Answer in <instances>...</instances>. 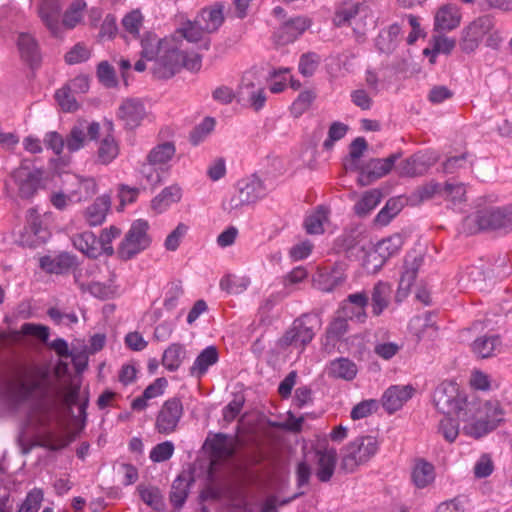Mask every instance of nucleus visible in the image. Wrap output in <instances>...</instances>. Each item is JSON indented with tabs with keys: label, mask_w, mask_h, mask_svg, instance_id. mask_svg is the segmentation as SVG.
Masks as SVG:
<instances>
[{
	"label": "nucleus",
	"mask_w": 512,
	"mask_h": 512,
	"mask_svg": "<svg viewBox=\"0 0 512 512\" xmlns=\"http://www.w3.org/2000/svg\"><path fill=\"white\" fill-rule=\"evenodd\" d=\"M320 62L321 57L316 52L304 53L300 57L298 70L303 76L310 77L315 73Z\"/></svg>",
	"instance_id": "4d7b16f0"
},
{
	"label": "nucleus",
	"mask_w": 512,
	"mask_h": 512,
	"mask_svg": "<svg viewBox=\"0 0 512 512\" xmlns=\"http://www.w3.org/2000/svg\"><path fill=\"white\" fill-rule=\"evenodd\" d=\"M51 390L49 371L42 367H34L24 379L19 380L12 391L17 405L30 404L29 421L36 425H44L48 413L47 400Z\"/></svg>",
	"instance_id": "f257e3e1"
},
{
	"label": "nucleus",
	"mask_w": 512,
	"mask_h": 512,
	"mask_svg": "<svg viewBox=\"0 0 512 512\" xmlns=\"http://www.w3.org/2000/svg\"><path fill=\"white\" fill-rule=\"evenodd\" d=\"M327 373L329 377L335 379L352 381L358 373V368L349 358L339 357L330 362Z\"/></svg>",
	"instance_id": "2f4dec72"
},
{
	"label": "nucleus",
	"mask_w": 512,
	"mask_h": 512,
	"mask_svg": "<svg viewBox=\"0 0 512 512\" xmlns=\"http://www.w3.org/2000/svg\"><path fill=\"white\" fill-rule=\"evenodd\" d=\"M367 149V142L363 137H357L350 144V159L344 164L346 170H359V159Z\"/></svg>",
	"instance_id": "603ef678"
},
{
	"label": "nucleus",
	"mask_w": 512,
	"mask_h": 512,
	"mask_svg": "<svg viewBox=\"0 0 512 512\" xmlns=\"http://www.w3.org/2000/svg\"><path fill=\"white\" fill-rule=\"evenodd\" d=\"M461 22L460 9L456 4L447 3L439 7L434 18L435 32H447L456 29Z\"/></svg>",
	"instance_id": "a211bd4d"
},
{
	"label": "nucleus",
	"mask_w": 512,
	"mask_h": 512,
	"mask_svg": "<svg viewBox=\"0 0 512 512\" xmlns=\"http://www.w3.org/2000/svg\"><path fill=\"white\" fill-rule=\"evenodd\" d=\"M398 158L399 154H392L385 159H371L365 167L361 168L358 182L362 186H366L385 176L391 171Z\"/></svg>",
	"instance_id": "2eb2a0df"
},
{
	"label": "nucleus",
	"mask_w": 512,
	"mask_h": 512,
	"mask_svg": "<svg viewBox=\"0 0 512 512\" xmlns=\"http://www.w3.org/2000/svg\"><path fill=\"white\" fill-rule=\"evenodd\" d=\"M433 403L438 411L444 415H455L459 421L475 418L477 404L475 401H468L466 394L454 382L440 383L434 390Z\"/></svg>",
	"instance_id": "f03ea898"
},
{
	"label": "nucleus",
	"mask_w": 512,
	"mask_h": 512,
	"mask_svg": "<svg viewBox=\"0 0 512 512\" xmlns=\"http://www.w3.org/2000/svg\"><path fill=\"white\" fill-rule=\"evenodd\" d=\"M174 453V444L171 441H164L157 444L150 451V459L155 463L169 460Z\"/></svg>",
	"instance_id": "69168bd1"
},
{
	"label": "nucleus",
	"mask_w": 512,
	"mask_h": 512,
	"mask_svg": "<svg viewBox=\"0 0 512 512\" xmlns=\"http://www.w3.org/2000/svg\"><path fill=\"white\" fill-rule=\"evenodd\" d=\"M359 13V7L357 4H351L344 7L339 8L333 17V23L336 26H344L346 24H351V21L357 16Z\"/></svg>",
	"instance_id": "338daca9"
},
{
	"label": "nucleus",
	"mask_w": 512,
	"mask_h": 512,
	"mask_svg": "<svg viewBox=\"0 0 512 512\" xmlns=\"http://www.w3.org/2000/svg\"><path fill=\"white\" fill-rule=\"evenodd\" d=\"M432 51L436 54H450L456 46V40L442 34V32H436L430 40Z\"/></svg>",
	"instance_id": "bf43d9fd"
},
{
	"label": "nucleus",
	"mask_w": 512,
	"mask_h": 512,
	"mask_svg": "<svg viewBox=\"0 0 512 512\" xmlns=\"http://www.w3.org/2000/svg\"><path fill=\"white\" fill-rule=\"evenodd\" d=\"M182 197L181 188L177 185L165 187L151 201V208L156 213L164 212L171 204L177 203Z\"/></svg>",
	"instance_id": "473e14b6"
},
{
	"label": "nucleus",
	"mask_w": 512,
	"mask_h": 512,
	"mask_svg": "<svg viewBox=\"0 0 512 512\" xmlns=\"http://www.w3.org/2000/svg\"><path fill=\"white\" fill-rule=\"evenodd\" d=\"M72 241L77 250L90 258H97L102 253L98 238L90 231L75 235Z\"/></svg>",
	"instance_id": "72a5a7b5"
},
{
	"label": "nucleus",
	"mask_w": 512,
	"mask_h": 512,
	"mask_svg": "<svg viewBox=\"0 0 512 512\" xmlns=\"http://www.w3.org/2000/svg\"><path fill=\"white\" fill-rule=\"evenodd\" d=\"M329 210L319 206L305 219L304 226L308 234H321L324 232V223L328 221Z\"/></svg>",
	"instance_id": "79ce46f5"
},
{
	"label": "nucleus",
	"mask_w": 512,
	"mask_h": 512,
	"mask_svg": "<svg viewBox=\"0 0 512 512\" xmlns=\"http://www.w3.org/2000/svg\"><path fill=\"white\" fill-rule=\"evenodd\" d=\"M404 244V238L401 234H394L388 238L382 239L376 245V253L386 260L397 254Z\"/></svg>",
	"instance_id": "a19ab883"
},
{
	"label": "nucleus",
	"mask_w": 512,
	"mask_h": 512,
	"mask_svg": "<svg viewBox=\"0 0 512 512\" xmlns=\"http://www.w3.org/2000/svg\"><path fill=\"white\" fill-rule=\"evenodd\" d=\"M313 282L317 289L323 292H331L341 281L334 273L327 270H320L314 276Z\"/></svg>",
	"instance_id": "5fc2aeb1"
},
{
	"label": "nucleus",
	"mask_w": 512,
	"mask_h": 512,
	"mask_svg": "<svg viewBox=\"0 0 512 512\" xmlns=\"http://www.w3.org/2000/svg\"><path fill=\"white\" fill-rule=\"evenodd\" d=\"M414 389L410 385H393L382 396V405L388 413L399 410L413 395Z\"/></svg>",
	"instance_id": "aec40b11"
},
{
	"label": "nucleus",
	"mask_w": 512,
	"mask_h": 512,
	"mask_svg": "<svg viewBox=\"0 0 512 512\" xmlns=\"http://www.w3.org/2000/svg\"><path fill=\"white\" fill-rule=\"evenodd\" d=\"M468 502L469 501L466 496L459 495L441 502L437 506L436 512H466Z\"/></svg>",
	"instance_id": "774afa93"
},
{
	"label": "nucleus",
	"mask_w": 512,
	"mask_h": 512,
	"mask_svg": "<svg viewBox=\"0 0 512 512\" xmlns=\"http://www.w3.org/2000/svg\"><path fill=\"white\" fill-rule=\"evenodd\" d=\"M85 8L86 3L82 0H76L71 3L70 7L63 15L61 27L65 26L68 29L74 28L82 20Z\"/></svg>",
	"instance_id": "3c124183"
},
{
	"label": "nucleus",
	"mask_w": 512,
	"mask_h": 512,
	"mask_svg": "<svg viewBox=\"0 0 512 512\" xmlns=\"http://www.w3.org/2000/svg\"><path fill=\"white\" fill-rule=\"evenodd\" d=\"M368 304V296L365 292H357L348 295L342 306V313L345 317H356L359 321L366 318L365 307Z\"/></svg>",
	"instance_id": "7c9ffc66"
},
{
	"label": "nucleus",
	"mask_w": 512,
	"mask_h": 512,
	"mask_svg": "<svg viewBox=\"0 0 512 512\" xmlns=\"http://www.w3.org/2000/svg\"><path fill=\"white\" fill-rule=\"evenodd\" d=\"M175 151V146L171 142L158 144L148 153L146 161L152 165L159 166V169H163V166L173 158Z\"/></svg>",
	"instance_id": "4c0bfd02"
},
{
	"label": "nucleus",
	"mask_w": 512,
	"mask_h": 512,
	"mask_svg": "<svg viewBox=\"0 0 512 512\" xmlns=\"http://www.w3.org/2000/svg\"><path fill=\"white\" fill-rule=\"evenodd\" d=\"M17 49L21 59L31 67L41 61V51L37 39L30 33L21 32L16 40Z\"/></svg>",
	"instance_id": "4be33fe9"
},
{
	"label": "nucleus",
	"mask_w": 512,
	"mask_h": 512,
	"mask_svg": "<svg viewBox=\"0 0 512 512\" xmlns=\"http://www.w3.org/2000/svg\"><path fill=\"white\" fill-rule=\"evenodd\" d=\"M317 323V318L309 314H304L295 319L292 327L282 337V345L305 346L312 341L315 335L314 328Z\"/></svg>",
	"instance_id": "f8f14e48"
},
{
	"label": "nucleus",
	"mask_w": 512,
	"mask_h": 512,
	"mask_svg": "<svg viewBox=\"0 0 512 512\" xmlns=\"http://www.w3.org/2000/svg\"><path fill=\"white\" fill-rule=\"evenodd\" d=\"M477 410L479 414L483 415V418L488 422L494 420V429L497 428L499 423L503 420V411L498 401H487L484 404L476 402Z\"/></svg>",
	"instance_id": "8fccbe9b"
},
{
	"label": "nucleus",
	"mask_w": 512,
	"mask_h": 512,
	"mask_svg": "<svg viewBox=\"0 0 512 512\" xmlns=\"http://www.w3.org/2000/svg\"><path fill=\"white\" fill-rule=\"evenodd\" d=\"M314 99L315 94L313 91H302L291 105L290 110L293 116L300 117L304 114L309 109Z\"/></svg>",
	"instance_id": "052dcab7"
},
{
	"label": "nucleus",
	"mask_w": 512,
	"mask_h": 512,
	"mask_svg": "<svg viewBox=\"0 0 512 512\" xmlns=\"http://www.w3.org/2000/svg\"><path fill=\"white\" fill-rule=\"evenodd\" d=\"M43 496V491L41 489H32L26 495L17 512H37L43 501Z\"/></svg>",
	"instance_id": "0e129e2a"
},
{
	"label": "nucleus",
	"mask_w": 512,
	"mask_h": 512,
	"mask_svg": "<svg viewBox=\"0 0 512 512\" xmlns=\"http://www.w3.org/2000/svg\"><path fill=\"white\" fill-rule=\"evenodd\" d=\"M348 317L338 316L327 327L323 340V349L331 353L336 345L348 331Z\"/></svg>",
	"instance_id": "c756f323"
},
{
	"label": "nucleus",
	"mask_w": 512,
	"mask_h": 512,
	"mask_svg": "<svg viewBox=\"0 0 512 512\" xmlns=\"http://www.w3.org/2000/svg\"><path fill=\"white\" fill-rule=\"evenodd\" d=\"M224 8L222 2H216L209 7L201 9L195 17L203 25V29L211 34L216 32L224 22Z\"/></svg>",
	"instance_id": "5701e85b"
},
{
	"label": "nucleus",
	"mask_w": 512,
	"mask_h": 512,
	"mask_svg": "<svg viewBox=\"0 0 512 512\" xmlns=\"http://www.w3.org/2000/svg\"><path fill=\"white\" fill-rule=\"evenodd\" d=\"M186 357V349L182 344L173 343L163 353L162 365L169 371H176Z\"/></svg>",
	"instance_id": "58836bf2"
},
{
	"label": "nucleus",
	"mask_w": 512,
	"mask_h": 512,
	"mask_svg": "<svg viewBox=\"0 0 512 512\" xmlns=\"http://www.w3.org/2000/svg\"><path fill=\"white\" fill-rule=\"evenodd\" d=\"M239 478L240 490L238 492L237 504L235 506L246 511L248 509L249 503L243 489L248 485L254 484L257 481L258 476L248 467L244 466L240 468Z\"/></svg>",
	"instance_id": "a18cd8bd"
},
{
	"label": "nucleus",
	"mask_w": 512,
	"mask_h": 512,
	"mask_svg": "<svg viewBox=\"0 0 512 512\" xmlns=\"http://www.w3.org/2000/svg\"><path fill=\"white\" fill-rule=\"evenodd\" d=\"M201 65L202 57L199 54L188 53L170 40L167 45H164V49L153 64L152 73L159 79H169L181 68L195 72L200 70Z\"/></svg>",
	"instance_id": "7ed1b4c3"
},
{
	"label": "nucleus",
	"mask_w": 512,
	"mask_h": 512,
	"mask_svg": "<svg viewBox=\"0 0 512 512\" xmlns=\"http://www.w3.org/2000/svg\"><path fill=\"white\" fill-rule=\"evenodd\" d=\"M450 416L451 415H445L440 420L438 425V433L441 434L447 442L452 443L459 435V424Z\"/></svg>",
	"instance_id": "13d9d810"
},
{
	"label": "nucleus",
	"mask_w": 512,
	"mask_h": 512,
	"mask_svg": "<svg viewBox=\"0 0 512 512\" xmlns=\"http://www.w3.org/2000/svg\"><path fill=\"white\" fill-rule=\"evenodd\" d=\"M219 359L218 350L215 346H208L203 349L200 354L196 357L194 363L189 369L191 376L200 379L204 376L208 369L216 364Z\"/></svg>",
	"instance_id": "c85d7f7f"
},
{
	"label": "nucleus",
	"mask_w": 512,
	"mask_h": 512,
	"mask_svg": "<svg viewBox=\"0 0 512 512\" xmlns=\"http://www.w3.org/2000/svg\"><path fill=\"white\" fill-rule=\"evenodd\" d=\"M392 289L391 286L384 282H378L371 294L372 312L375 316H379L386 309L390 302Z\"/></svg>",
	"instance_id": "e433bc0d"
},
{
	"label": "nucleus",
	"mask_w": 512,
	"mask_h": 512,
	"mask_svg": "<svg viewBox=\"0 0 512 512\" xmlns=\"http://www.w3.org/2000/svg\"><path fill=\"white\" fill-rule=\"evenodd\" d=\"M310 26V20L297 16L285 21L274 33L278 45H287L298 39Z\"/></svg>",
	"instance_id": "dca6fc26"
},
{
	"label": "nucleus",
	"mask_w": 512,
	"mask_h": 512,
	"mask_svg": "<svg viewBox=\"0 0 512 512\" xmlns=\"http://www.w3.org/2000/svg\"><path fill=\"white\" fill-rule=\"evenodd\" d=\"M378 450L379 442L376 437H357L343 448L341 468L346 472H354L360 465L370 461Z\"/></svg>",
	"instance_id": "39448f33"
},
{
	"label": "nucleus",
	"mask_w": 512,
	"mask_h": 512,
	"mask_svg": "<svg viewBox=\"0 0 512 512\" xmlns=\"http://www.w3.org/2000/svg\"><path fill=\"white\" fill-rule=\"evenodd\" d=\"M119 154V146L113 136L104 137L97 151V160L102 164L111 163Z\"/></svg>",
	"instance_id": "37998d69"
},
{
	"label": "nucleus",
	"mask_w": 512,
	"mask_h": 512,
	"mask_svg": "<svg viewBox=\"0 0 512 512\" xmlns=\"http://www.w3.org/2000/svg\"><path fill=\"white\" fill-rule=\"evenodd\" d=\"M268 188L264 181L256 174H252L237 182L236 193L228 202V210H236L245 205L253 204L265 197Z\"/></svg>",
	"instance_id": "6e6552de"
},
{
	"label": "nucleus",
	"mask_w": 512,
	"mask_h": 512,
	"mask_svg": "<svg viewBox=\"0 0 512 512\" xmlns=\"http://www.w3.org/2000/svg\"><path fill=\"white\" fill-rule=\"evenodd\" d=\"M494 27V20L489 15L478 17L469 25L463 28L459 41L460 49L464 53L474 52L483 40V37L488 34Z\"/></svg>",
	"instance_id": "1a4fd4ad"
},
{
	"label": "nucleus",
	"mask_w": 512,
	"mask_h": 512,
	"mask_svg": "<svg viewBox=\"0 0 512 512\" xmlns=\"http://www.w3.org/2000/svg\"><path fill=\"white\" fill-rule=\"evenodd\" d=\"M462 229L467 234H474L481 230L508 233L512 231V204L479 209L464 219Z\"/></svg>",
	"instance_id": "20e7f679"
},
{
	"label": "nucleus",
	"mask_w": 512,
	"mask_h": 512,
	"mask_svg": "<svg viewBox=\"0 0 512 512\" xmlns=\"http://www.w3.org/2000/svg\"><path fill=\"white\" fill-rule=\"evenodd\" d=\"M501 340L498 335L482 336L477 338L473 344V352L480 358H489L500 349Z\"/></svg>",
	"instance_id": "c9c22d12"
},
{
	"label": "nucleus",
	"mask_w": 512,
	"mask_h": 512,
	"mask_svg": "<svg viewBox=\"0 0 512 512\" xmlns=\"http://www.w3.org/2000/svg\"><path fill=\"white\" fill-rule=\"evenodd\" d=\"M71 179L72 184L76 186L75 189L70 190L74 202L85 201L96 194L97 184L94 178L73 175Z\"/></svg>",
	"instance_id": "f704fd0d"
},
{
	"label": "nucleus",
	"mask_w": 512,
	"mask_h": 512,
	"mask_svg": "<svg viewBox=\"0 0 512 512\" xmlns=\"http://www.w3.org/2000/svg\"><path fill=\"white\" fill-rule=\"evenodd\" d=\"M11 177L17 186L18 197L28 200L33 198L40 189L43 170L24 159L19 167L12 171Z\"/></svg>",
	"instance_id": "0eeeda50"
},
{
	"label": "nucleus",
	"mask_w": 512,
	"mask_h": 512,
	"mask_svg": "<svg viewBox=\"0 0 512 512\" xmlns=\"http://www.w3.org/2000/svg\"><path fill=\"white\" fill-rule=\"evenodd\" d=\"M148 230V221L144 219L135 220L119 244L117 249L119 258L127 261L146 250L151 244Z\"/></svg>",
	"instance_id": "423d86ee"
},
{
	"label": "nucleus",
	"mask_w": 512,
	"mask_h": 512,
	"mask_svg": "<svg viewBox=\"0 0 512 512\" xmlns=\"http://www.w3.org/2000/svg\"><path fill=\"white\" fill-rule=\"evenodd\" d=\"M39 265L47 273L64 274L75 265V257L66 252L55 257L43 256L39 260Z\"/></svg>",
	"instance_id": "a878e982"
},
{
	"label": "nucleus",
	"mask_w": 512,
	"mask_h": 512,
	"mask_svg": "<svg viewBox=\"0 0 512 512\" xmlns=\"http://www.w3.org/2000/svg\"><path fill=\"white\" fill-rule=\"evenodd\" d=\"M48 232L42 226L41 216L36 209L30 208L27 224L20 230L16 243L22 247L37 248L46 242Z\"/></svg>",
	"instance_id": "9b49d317"
},
{
	"label": "nucleus",
	"mask_w": 512,
	"mask_h": 512,
	"mask_svg": "<svg viewBox=\"0 0 512 512\" xmlns=\"http://www.w3.org/2000/svg\"><path fill=\"white\" fill-rule=\"evenodd\" d=\"M143 25V15L139 10H133L122 19V26L132 38H138L140 28Z\"/></svg>",
	"instance_id": "6e6d98bb"
},
{
	"label": "nucleus",
	"mask_w": 512,
	"mask_h": 512,
	"mask_svg": "<svg viewBox=\"0 0 512 512\" xmlns=\"http://www.w3.org/2000/svg\"><path fill=\"white\" fill-rule=\"evenodd\" d=\"M189 481L185 476H178L172 483L170 501L175 508H180L186 501L189 491Z\"/></svg>",
	"instance_id": "de8ad7c7"
},
{
	"label": "nucleus",
	"mask_w": 512,
	"mask_h": 512,
	"mask_svg": "<svg viewBox=\"0 0 512 512\" xmlns=\"http://www.w3.org/2000/svg\"><path fill=\"white\" fill-rule=\"evenodd\" d=\"M110 207L111 200L109 195L104 194L97 197L96 200L84 211V218L88 225H101L105 221Z\"/></svg>",
	"instance_id": "393cba45"
},
{
	"label": "nucleus",
	"mask_w": 512,
	"mask_h": 512,
	"mask_svg": "<svg viewBox=\"0 0 512 512\" xmlns=\"http://www.w3.org/2000/svg\"><path fill=\"white\" fill-rule=\"evenodd\" d=\"M138 491L145 504L153 508L155 511L164 510L165 504L159 488L155 486L140 485L138 487Z\"/></svg>",
	"instance_id": "09e8293b"
},
{
	"label": "nucleus",
	"mask_w": 512,
	"mask_h": 512,
	"mask_svg": "<svg viewBox=\"0 0 512 512\" xmlns=\"http://www.w3.org/2000/svg\"><path fill=\"white\" fill-rule=\"evenodd\" d=\"M86 138V134L78 121L77 124L72 127L66 138V147L69 152H76L80 150L84 146Z\"/></svg>",
	"instance_id": "e2e57ef3"
},
{
	"label": "nucleus",
	"mask_w": 512,
	"mask_h": 512,
	"mask_svg": "<svg viewBox=\"0 0 512 512\" xmlns=\"http://www.w3.org/2000/svg\"><path fill=\"white\" fill-rule=\"evenodd\" d=\"M238 97L240 101H247L255 110H261L266 102L265 88L256 77V71H247L241 80Z\"/></svg>",
	"instance_id": "ddd939ff"
},
{
	"label": "nucleus",
	"mask_w": 512,
	"mask_h": 512,
	"mask_svg": "<svg viewBox=\"0 0 512 512\" xmlns=\"http://www.w3.org/2000/svg\"><path fill=\"white\" fill-rule=\"evenodd\" d=\"M402 203L399 199H389L385 206L379 211L375 217V222L381 226L389 224V222L401 211Z\"/></svg>",
	"instance_id": "864d4df0"
},
{
	"label": "nucleus",
	"mask_w": 512,
	"mask_h": 512,
	"mask_svg": "<svg viewBox=\"0 0 512 512\" xmlns=\"http://www.w3.org/2000/svg\"><path fill=\"white\" fill-rule=\"evenodd\" d=\"M411 480L419 489L431 485L435 480V468L433 464L423 458L416 459L411 471Z\"/></svg>",
	"instance_id": "bb28decb"
},
{
	"label": "nucleus",
	"mask_w": 512,
	"mask_h": 512,
	"mask_svg": "<svg viewBox=\"0 0 512 512\" xmlns=\"http://www.w3.org/2000/svg\"><path fill=\"white\" fill-rule=\"evenodd\" d=\"M170 40L162 39L153 32H145L140 39V56L147 61L156 62V59L164 49V45Z\"/></svg>",
	"instance_id": "cd10ccee"
},
{
	"label": "nucleus",
	"mask_w": 512,
	"mask_h": 512,
	"mask_svg": "<svg viewBox=\"0 0 512 512\" xmlns=\"http://www.w3.org/2000/svg\"><path fill=\"white\" fill-rule=\"evenodd\" d=\"M184 414V408L181 400L172 397L166 400L157 413L155 420V430L162 435L174 433Z\"/></svg>",
	"instance_id": "9d476101"
},
{
	"label": "nucleus",
	"mask_w": 512,
	"mask_h": 512,
	"mask_svg": "<svg viewBox=\"0 0 512 512\" xmlns=\"http://www.w3.org/2000/svg\"><path fill=\"white\" fill-rule=\"evenodd\" d=\"M337 461V451L329 447L326 441L318 444L314 449V462L317 466L316 476L321 482H328L335 470Z\"/></svg>",
	"instance_id": "4468645a"
},
{
	"label": "nucleus",
	"mask_w": 512,
	"mask_h": 512,
	"mask_svg": "<svg viewBox=\"0 0 512 512\" xmlns=\"http://www.w3.org/2000/svg\"><path fill=\"white\" fill-rule=\"evenodd\" d=\"M466 424L463 427V432L466 435L474 438H480L487 433L494 430V420L488 422L483 418V415L475 411V418L469 421H464Z\"/></svg>",
	"instance_id": "ea45409f"
},
{
	"label": "nucleus",
	"mask_w": 512,
	"mask_h": 512,
	"mask_svg": "<svg viewBox=\"0 0 512 512\" xmlns=\"http://www.w3.org/2000/svg\"><path fill=\"white\" fill-rule=\"evenodd\" d=\"M434 161L435 159L427 153H416L397 166L398 174L408 177L423 175Z\"/></svg>",
	"instance_id": "6ab92c4d"
},
{
	"label": "nucleus",
	"mask_w": 512,
	"mask_h": 512,
	"mask_svg": "<svg viewBox=\"0 0 512 512\" xmlns=\"http://www.w3.org/2000/svg\"><path fill=\"white\" fill-rule=\"evenodd\" d=\"M466 189L461 183H446L442 186V195L445 200L452 202L454 205L465 201Z\"/></svg>",
	"instance_id": "680f3d73"
},
{
	"label": "nucleus",
	"mask_w": 512,
	"mask_h": 512,
	"mask_svg": "<svg viewBox=\"0 0 512 512\" xmlns=\"http://www.w3.org/2000/svg\"><path fill=\"white\" fill-rule=\"evenodd\" d=\"M146 116L143 102L136 98L125 99L118 108L117 117L127 129L138 127Z\"/></svg>",
	"instance_id": "f3484780"
},
{
	"label": "nucleus",
	"mask_w": 512,
	"mask_h": 512,
	"mask_svg": "<svg viewBox=\"0 0 512 512\" xmlns=\"http://www.w3.org/2000/svg\"><path fill=\"white\" fill-rule=\"evenodd\" d=\"M435 195H442V185L437 182H430L415 189L411 193L409 201L412 205H418L432 199Z\"/></svg>",
	"instance_id": "c03bdc74"
},
{
	"label": "nucleus",
	"mask_w": 512,
	"mask_h": 512,
	"mask_svg": "<svg viewBox=\"0 0 512 512\" xmlns=\"http://www.w3.org/2000/svg\"><path fill=\"white\" fill-rule=\"evenodd\" d=\"M61 10L59 0H43L38 8L39 17L54 36L61 33Z\"/></svg>",
	"instance_id": "412c9836"
},
{
	"label": "nucleus",
	"mask_w": 512,
	"mask_h": 512,
	"mask_svg": "<svg viewBox=\"0 0 512 512\" xmlns=\"http://www.w3.org/2000/svg\"><path fill=\"white\" fill-rule=\"evenodd\" d=\"M175 33L186 39L188 42H201L200 47L204 50H208L210 47V40L205 37L208 33L203 29V25L200 24V22H197L196 18L193 21L186 20L183 22Z\"/></svg>",
	"instance_id": "b1692460"
},
{
	"label": "nucleus",
	"mask_w": 512,
	"mask_h": 512,
	"mask_svg": "<svg viewBox=\"0 0 512 512\" xmlns=\"http://www.w3.org/2000/svg\"><path fill=\"white\" fill-rule=\"evenodd\" d=\"M382 193L378 189L365 192L362 198L355 204L354 211L358 216L368 215L381 201Z\"/></svg>",
	"instance_id": "49530a36"
}]
</instances>
